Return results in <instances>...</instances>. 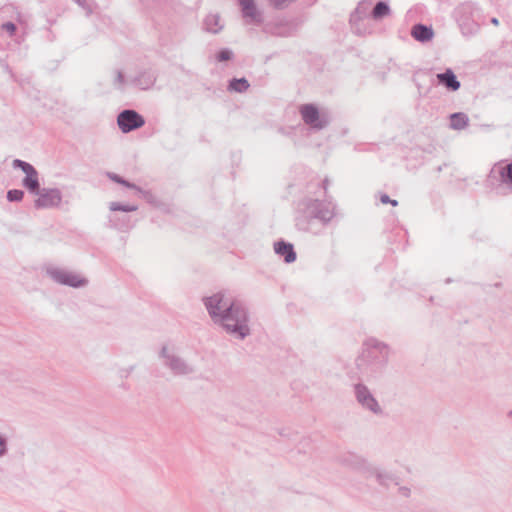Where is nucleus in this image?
I'll use <instances>...</instances> for the list:
<instances>
[{"instance_id": "obj_17", "label": "nucleus", "mask_w": 512, "mask_h": 512, "mask_svg": "<svg viewBox=\"0 0 512 512\" xmlns=\"http://www.w3.org/2000/svg\"><path fill=\"white\" fill-rule=\"evenodd\" d=\"M125 85H130V79L126 80L123 72L120 71V70H116L115 71L114 86L121 88V87H123Z\"/></svg>"}, {"instance_id": "obj_10", "label": "nucleus", "mask_w": 512, "mask_h": 512, "mask_svg": "<svg viewBox=\"0 0 512 512\" xmlns=\"http://www.w3.org/2000/svg\"><path fill=\"white\" fill-rule=\"evenodd\" d=\"M241 7L243 18L250 22L256 21V3L254 0H238Z\"/></svg>"}, {"instance_id": "obj_3", "label": "nucleus", "mask_w": 512, "mask_h": 512, "mask_svg": "<svg viewBox=\"0 0 512 512\" xmlns=\"http://www.w3.org/2000/svg\"><path fill=\"white\" fill-rule=\"evenodd\" d=\"M61 203V194L56 189H43L37 193L36 208H53Z\"/></svg>"}, {"instance_id": "obj_19", "label": "nucleus", "mask_w": 512, "mask_h": 512, "mask_svg": "<svg viewBox=\"0 0 512 512\" xmlns=\"http://www.w3.org/2000/svg\"><path fill=\"white\" fill-rule=\"evenodd\" d=\"M1 28L3 30H5L6 32H8V34L10 36H13L15 34L16 30H17L16 24L13 23V22H10V21L3 23L1 25Z\"/></svg>"}, {"instance_id": "obj_7", "label": "nucleus", "mask_w": 512, "mask_h": 512, "mask_svg": "<svg viewBox=\"0 0 512 512\" xmlns=\"http://www.w3.org/2000/svg\"><path fill=\"white\" fill-rule=\"evenodd\" d=\"M411 36L422 43L432 40L434 31L432 27L424 24H415L411 29Z\"/></svg>"}, {"instance_id": "obj_11", "label": "nucleus", "mask_w": 512, "mask_h": 512, "mask_svg": "<svg viewBox=\"0 0 512 512\" xmlns=\"http://www.w3.org/2000/svg\"><path fill=\"white\" fill-rule=\"evenodd\" d=\"M250 84L245 77L241 78H232L229 80L227 91L230 93H245Z\"/></svg>"}, {"instance_id": "obj_23", "label": "nucleus", "mask_w": 512, "mask_h": 512, "mask_svg": "<svg viewBox=\"0 0 512 512\" xmlns=\"http://www.w3.org/2000/svg\"><path fill=\"white\" fill-rule=\"evenodd\" d=\"M381 202H382L383 204L390 203V204H392L393 206H396V205H397V201H395V200H390V199H389V197H388L387 195H383V196L381 197Z\"/></svg>"}, {"instance_id": "obj_8", "label": "nucleus", "mask_w": 512, "mask_h": 512, "mask_svg": "<svg viewBox=\"0 0 512 512\" xmlns=\"http://www.w3.org/2000/svg\"><path fill=\"white\" fill-rule=\"evenodd\" d=\"M437 78L440 84L451 91H456L460 88V82L451 69H447L444 73L437 74Z\"/></svg>"}, {"instance_id": "obj_25", "label": "nucleus", "mask_w": 512, "mask_h": 512, "mask_svg": "<svg viewBox=\"0 0 512 512\" xmlns=\"http://www.w3.org/2000/svg\"><path fill=\"white\" fill-rule=\"evenodd\" d=\"M5 452V442L4 440L0 437V456Z\"/></svg>"}, {"instance_id": "obj_18", "label": "nucleus", "mask_w": 512, "mask_h": 512, "mask_svg": "<svg viewBox=\"0 0 512 512\" xmlns=\"http://www.w3.org/2000/svg\"><path fill=\"white\" fill-rule=\"evenodd\" d=\"M23 196V191L17 189L10 190L7 193V198L9 201H20L23 198Z\"/></svg>"}, {"instance_id": "obj_21", "label": "nucleus", "mask_w": 512, "mask_h": 512, "mask_svg": "<svg viewBox=\"0 0 512 512\" xmlns=\"http://www.w3.org/2000/svg\"><path fill=\"white\" fill-rule=\"evenodd\" d=\"M109 177H110L111 180H113V181H115L117 183L123 184V185H125V186H127L129 188H135L134 185L124 181L123 179H121L119 176H117L115 174H109Z\"/></svg>"}, {"instance_id": "obj_1", "label": "nucleus", "mask_w": 512, "mask_h": 512, "mask_svg": "<svg viewBox=\"0 0 512 512\" xmlns=\"http://www.w3.org/2000/svg\"><path fill=\"white\" fill-rule=\"evenodd\" d=\"M205 305L211 317L219 321L228 332L239 338L249 334L246 312L238 301L217 293L208 297Z\"/></svg>"}, {"instance_id": "obj_20", "label": "nucleus", "mask_w": 512, "mask_h": 512, "mask_svg": "<svg viewBox=\"0 0 512 512\" xmlns=\"http://www.w3.org/2000/svg\"><path fill=\"white\" fill-rule=\"evenodd\" d=\"M296 0H270L273 7L277 9H283L287 7L290 3L295 2Z\"/></svg>"}, {"instance_id": "obj_26", "label": "nucleus", "mask_w": 512, "mask_h": 512, "mask_svg": "<svg viewBox=\"0 0 512 512\" xmlns=\"http://www.w3.org/2000/svg\"><path fill=\"white\" fill-rule=\"evenodd\" d=\"M372 403H374V400L371 398L365 400V404L369 407H372Z\"/></svg>"}, {"instance_id": "obj_2", "label": "nucleus", "mask_w": 512, "mask_h": 512, "mask_svg": "<svg viewBox=\"0 0 512 512\" xmlns=\"http://www.w3.org/2000/svg\"><path fill=\"white\" fill-rule=\"evenodd\" d=\"M117 123L121 131L127 133L142 127L145 121L137 112L133 110H125L119 114Z\"/></svg>"}, {"instance_id": "obj_28", "label": "nucleus", "mask_w": 512, "mask_h": 512, "mask_svg": "<svg viewBox=\"0 0 512 512\" xmlns=\"http://www.w3.org/2000/svg\"><path fill=\"white\" fill-rule=\"evenodd\" d=\"M74 1H75L76 3H78V4H80V5L82 4V3H81V0H74Z\"/></svg>"}, {"instance_id": "obj_29", "label": "nucleus", "mask_w": 512, "mask_h": 512, "mask_svg": "<svg viewBox=\"0 0 512 512\" xmlns=\"http://www.w3.org/2000/svg\"><path fill=\"white\" fill-rule=\"evenodd\" d=\"M358 398H361L360 394L358 395ZM360 400L365 402L366 398L365 399H360Z\"/></svg>"}, {"instance_id": "obj_24", "label": "nucleus", "mask_w": 512, "mask_h": 512, "mask_svg": "<svg viewBox=\"0 0 512 512\" xmlns=\"http://www.w3.org/2000/svg\"><path fill=\"white\" fill-rule=\"evenodd\" d=\"M505 169L507 171V179L512 183V163L508 164Z\"/></svg>"}, {"instance_id": "obj_13", "label": "nucleus", "mask_w": 512, "mask_h": 512, "mask_svg": "<svg viewBox=\"0 0 512 512\" xmlns=\"http://www.w3.org/2000/svg\"><path fill=\"white\" fill-rule=\"evenodd\" d=\"M391 10L389 5L384 1H379L376 3L374 8L372 9L371 16L374 20H380L390 14Z\"/></svg>"}, {"instance_id": "obj_5", "label": "nucleus", "mask_w": 512, "mask_h": 512, "mask_svg": "<svg viewBox=\"0 0 512 512\" xmlns=\"http://www.w3.org/2000/svg\"><path fill=\"white\" fill-rule=\"evenodd\" d=\"M301 114L305 123L314 128H322L326 124V121L320 117L318 110L313 106H304L301 109Z\"/></svg>"}, {"instance_id": "obj_4", "label": "nucleus", "mask_w": 512, "mask_h": 512, "mask_svg": "<svg viewBox=\"0 0 512 512\" xmlns=\"http://www.w3.org/2000/svg\"><path fill=\"white\" fill-rule=\"evenodd\" d=\"M13 165L15 167H19L26 174V177L23 180V185L30 190L31 192H35L39 188L38 182V174L36 170L29 163H26L21 160H14Z\"/></svg>"}, {"instance_id": "obj_27", "label": "nucleus", "mask_w": 512, "mask_h": 512, "mask_svg": "<svg viewBox=\"0 0 512 512\" xmlns=\"http://www.w3.org/2000/svg\"><path fill=\"white\" fill-rule=\"evenodd\" d=\"M491 23L497 26L499 24V21L497 18H492Z\"/></svg>"}, {"instance_id": "obj_6", "label": "nucleus", "mask_w": 512, "mask_h": 512, "mask_svg": "<svg viewBox=\"0 0 512 512\" xmlns=\"http://www.w3.org/2000/svg\"><path fill=\"white\" fill-rule=\"evenodd\" d=\"M156 77L151 71H143L138 76L130 79V85L141 90H147L154 85Z\"/></svg>"}, {"instance_id": "obj_16", "label": "nucleus", "mask_w": 512, "mask_h": 512, "mask_svg": "<svg viewBox=\"0 0 512 512\" xmlns=\"http://www.w3.org/2000/svg\"><path fill=\"white\" fill-rule=\"evenodd\" d=\"M233 51L229 48H222L216 54V60L218 62L229 61L233 58Z\"/></svg>"}, {"instance_id": "obj_15", "label": "nucleus", "mask_w": 512, "mask_h": 512, "mask_svg": "<svg viewBox=\"0 0 512 512\" xmlns=\"http://www.w3.org/2000/svg\"><path fill=\"white\" fill-rule=\"evenodd\" d=\"M467 125V117L462 113H455L451 116V126L454 129H463Z\"/></svg>"}, {"instance_id": "obj_12", "label": "nucleus", "mask_w": 512, "mask_h": 512, "mask_svg": "<svg viewBox=\"0 0 512 512\" xmlns=\"http://www.w3.org/2000/svg\"><path fill=\"white\" fill-rule=\"evenodd\" d=\"M221 18L218 14H209L204 19V27L206 31L213 34L219 33L223 29V25L220 23Z\"/></svg>"}, {"instance_id": "obj_22", "label": "nucleus", "mask_w": 512, "mask_h": 512, "mask_svg": "<svg viewBox=\"0 0 512 512\" xmlns=\"http://www.w3.org/2000/svg\"><path fill=\"white\" fill-rule=\"evenodd\" d=\"M111 209L116 210H123V211H135L137 208L135 206H129V207H120L117 204L113 203L111 205Z\"/></svg>"}, {"instance_id": "obj_9", "label": "nucleus", "mask_w": 512, "mask_h": 512, "mask_svg": "<svg viewBox=\"0 0 512 512\" xmlns=\"http://www.w3.org/2000/svg\"><path fill=\"white\" fill-rule=\"evenodd\" d=\"M275 252L282 256L287 263L294 262L296 259V253L293 249V245L283 241H279L274 245Z\"/></svg>"}, {"instance_id": "obj_14", "label": "nucleus", "mask_w": 512, "mask_h": 512, "mask_svg": "<svg viewBox=\"0 0 512 512\" xmlns=\"http://www.w3.org/2000/svg\"><path fill=\"white\" fill-rule=\"evenodd\" d=\"M56 279L63 284L71 285L74 287L80 286L85 283L83 279L76 275H70L67 273H59Z\"/></svg>"}]
</instances>
